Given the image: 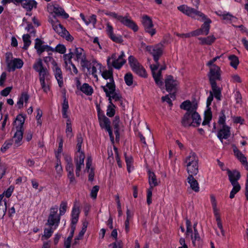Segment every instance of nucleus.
<instances>
[{"instance_id":"obj_1","label":"nucleus","mask_w":248,"mask_h":248,"mask_svg":"<svg viewBox=\"0 0 248 248\" xmlns=\"http://www.w3.org/2000/svg\"><path fill=\"white\" fill-rule=\"evenodd\" d=\"M180 108L186 111L181 120L183 126L198 127L201 124L202 119L197 112V103L186 100L181 103Z\"/></svg>"},{"instance_id":"obj_2","label":"nucleus","mask_w":248,"mask_h":248,"mask_svg":"<svg viewBox=\"0 0 248 248\" xmlns=\"http://www.w3.org/2000/svg\"><path fill=\"white\" fill-rule=\"evenodd\" d=\"M177 9L184 14L192 18L197 19L200 21H204L200 29L203 35H206L209 33L210 29V24L212 21L210 19L208 18L205 14L197 9L185 4L178 6Z\"/></svg>"},{"instance_id":"obj_3","label":"nucleus","mask_w":248,"mask_h":248,"mask_svg":"<svg viewBox=\"0 0 248 248\" xmlns=\"http://www.w3.org/2000/svg\"><path fill=\"white\" fill-rule=\"evenodd\" d=\"M82 142L83 139L81 135H78L77 144L74 158L77 176H79L81 169L84 166L85 154L84 152L81 150Z\"/></svg>"},{"instance_id":"obj_4","label":"nucleus","mask_w":248,"mask_h":248,"mask_svg":"<svg viewBox=\"0 0 248 248\" xmlns=\"http://www.w3.org/2000/svg\"><path fill=\"white\" fill-rule=\"evenodd\" d=\"M198 157L196 154L191 152L185 159V166L188 174L197 175L199 171Z\"/></svg>"},{"instance_id":"obj_5","label":"nucleus","mask_w":248,"mask_h":248,"mask_svg":"<svg viewBox=\"0 0 248 248\" xmlns=\"http://www.w3.org/2000/svg\"><path fill=\"white\" fill-rule=\"evenodd\" d=\"M125 55L124 51H121L120 55L113 53L111 56L107 58V65L108 67H114L117 69H120L126 62L124 59Z\"/></svg>"},{"instance_id":"obj_6","label":"nucleus","mask_w":248,"mask_h":248,"mask_svg":"<svg viewBox=\"0 0 248 248\" xmlns=\"http://www.w3.org/2000/svg\"><path fill=\"white\" fill-rule=\"evenodd\" d=\"M211 202L213 208V213L215 217L217 223L218 228L220 230L221 234H219L218 232L216 230V234L217 235L220 236H222L223 237L225 236V231L223 229L222 224L221 220L219 209L217 207V202L216 198L213 194L210 195Z\"/></svg>"},{"instance_id":"obj_7","label":"nucleus","mask_w":248,"mask_h":248,"mask_svg":"<svg viewBox=\"0 0 248 248\" xmlns=\"http://www.w3.org/2000/svg\"><path fill=\"white\" fill-rule=\"evenodd\" d=\"M97 116L99 123V125L102 128L105 129L108 132L110 140L112 142H114V137L113 136L112 131L110 127V122L109 119L105 116L103 112L98 106L97 107Z\"/></svg>"},{"instance_id":"obj_8","label":"nucleus","mask_w":248,"mask_h":248,"mask_svg":"<svg viewBox=\"0 0 248 248\" xmlns=\"http://www.w3.org/2000/svg\"><path fill=\"white\" fill-rule=\"evenodd\" d=\"M74 60L78 62L82 67H87L89 63V60L87 58L85 51L81 47H75L73 50Z\"/></svg>"},{"instance_id":"obj_9","label":"nucleus","mask_w":248,"mask_h":248,"mask_svg":"<svg viewBox=\"0 0 248 248\" xmlns=\"http://www.w3.org/2000/svg\"><path fill=\"white\" fill-rule=\"evenodd\" d=\"M58 207L55 206L50 209V213L48 217L46 225L50 227H53L57 229L59 225L61 216L58 214Z\"/></svg>"},{"instance_id":"obj_10","label":"nucleus","mask_w":248,"mask_h":248,"mask_svg":"<svg viewBox=\"0 0 248 248\" xmlns=\"http://www.w3.org/2000/svg\"><path fill=\"white\" fill-rule=\"evenodd\" d=\"M52 28L56 32L66 41L72 42L74 38L66 29L57 20L51 22Z\"/></svg>"},{"instance_id":"obj_11","label":"nucleus","mask_w":248,"mask_h":248,"mask_svg":"<svg viewBox=\"0 0 248 248\" xmlns=\"http://www.w3.org/2000/svg\"><path fill=\"white\" fill-rule=\"evenodd\" d=\"M186 235H189L190 234V237L193 245L194 246H199L202 242V239L197 229H195V232H193L191 222L188 219H186Z\"/></svg>"},{"instance_id":"obj_12","label":"nucleus","mask_w":248,"mask_h":248,"mask_svg":"<svg viewBox=\"0 0 248 248\" xmlns=\"http://www.w3.org/2000/svg\"><path fill=\"white\" fill-rule=\"evenodd\" d=\"M108 68V70L105 69L100 72L103 78L106 80H108L106 85L105 86H102L101 88L103 89V87H106L110 89L109 92H112L114 90V85H115L113 76V69L111 67Z\"/></svg>"},{"instance_id":"obj_13","label":"nucleus","mask_w":248,"mask_h":248,"mask_svg":"<svg viewBox=\"0 0 248 248\" xmlns=\"http://www.w3.org/2000/svg\"><path fill=\"white\" fill-rule=\"evenodd\" d=\"M46 59H49L50 61H52V69L53 74L58 82L59 86L62 87L63 84V80L62 73L61 68L58 66V64L52 57H46Z\"/></svg>"},{"instance_id":"obj_14","label":"nucleus","mask_w":248,"mask_h":248,"mask_svg":"<svg viewBox=\"0 0 248 248\" xmlns=\"http://www.w3.org/2000/svg\"><path fill=\"white\" fill-rule=\"evenodd\" d=\"M163 45L158 44L155 46H146V49L153 56L155 62H157L159 57L163 54Z\"/></svg>"},{"instance_id":"obj_15","label":"nucleus","mask_w":248,"mask_h":248,"mask_svg":"<svg viewBox=\"0 0 248 248\" xmlns=\"http://www.w3.org/2000/svg\"><path fill=\"white\" fill-rule=\"evenodd\" d=\"M9 55H12L9 54L8 55L6 54V62L7 66V70L9 72L14 71L16 69H20L22 67L24 62L23 61L19 58H14L12 60H9Z\"/></svg>"},{"instance_id":"obj_16","label":"nucleus","mask_w":248,"mask_h":248,"mask_svg":"<svg viewBox=\"0 0 248 248\" xmlns=\"http://www.w3.org/2000/svg\"><path fill=\"white\" fill-rule=\"evenodd\" d=\"M32 67L35 71L38 73L39 77L49 76V71L46 67L43 65L41 59H37L33 63Z\"/></svg>"},{"instance_id":"obj_17","label":"nucleus","mask_w":248,"mask_h":248,"mask_svg":"<svg viewBox=\"0 0 248 248\" xmlns=\"http://www.w3.org/2000/svg\"><path fill=\"white\" fill-rule=\"evenodd\" d=\"M101 63L96 61L91 62L89 60V63L88 66L87 67H82L81 68L83 70L87 69L89 75H92L95 78L97 79V71L98 69L100 70V72H101Z\"/></svg>"},{"instance_id":"obj_18","label":"nucleus","mask_w":248,"mask_h":248,"mask_svg":"<svg viewBox=\"0 0 248 248\" xmlns=\"http://www.w3.org/2000/svg\"><path fill=\"white\" fill-rule=\"evenodd\" d=\"M141 22L146 32L149 33L151 36L155 34L156 31L154 28L152 20L150 17L147 15L143 16Z\"/></svg>"},{"instance_id":"obj_19","label":"nucleus","mask_w":248,"mask_h":248,"mask_svg":"<svg viewBox=\"0 0 248 248\" xmlns=\"http://www.w3.org/2000/svg\"><path fill=\"white\" fill-rule=\"evenodd\" d=\"M106 31L108 36L113 41L117 43L123 42V38L120 35H116L114 33L113 28L111 24L108 22L106 24Z\"/></svg>"},{"instance_id":"obj_20","label":"nucleus","mask_w":248,"mask_h":248,"mask_svg":"<svg viewBox=\"0 0 248 248\" xmlns=\"http://www.w3.org/2000/svg\"><path fill=\"white\" fill-rule=\"evenodd\" d=\"M118 21L124 25L133 30V31L135 32L138 31V26L131 19V17L128 15L125 16H120V18Z\"/></svg>"},{"instance_id":"obj_21","label":"nucleus","mask_w":248,"mask_h":248,"mask_svg":"<svg viewBox=\"0 0 248 248\" xmlns=\"http://www.w3.org/2000/svg\"><path fill=\"white\" fill-rule=\"evenodd\" d=\"M210 72L208 74L209 78L211 83L216 82L217 80L220 79V69L217 65L209 67Z\"/></svg>"},{"instance_id":"obj_22","label":"nucleus","mask_w":248,"mask_h":248,"mask_svg":"<svg viewBox=\"0 0 248 248\" xmlns=\"http://www.w3.org/2000/svg\"><path fill=\"white\" fill-rule=\"evenodd\" d=\"M34 48L36 49L37 53L40 55L43 52L54 51V48L48 45H43V42L38 38L35 39Z\"/></svg>"},{"instance_id":"obj_23","label":"nucleus","mask_w":248,"mask_h":248,"mask_svg":"<svg viewBox=\"0 0 248 248\" xmlns=\"http://www.w3.org/2000/svg\"><path fill=\"white\" fill-rule=\"evenodd\" d=\"M165 86L167 92L175 91L177 89L179 82L175 79H174L172 76H168L165 80Z\"/></svg>"},{"instance_id":"obj_24","label":"nucleus","mask_w":248,"mask_h":248,"mask_svg":"<svg viewBox=\"0 0 248 248\" xmlns=\"http://www.w3.org/2000/svg\"><path fill=\"white\" fill-rule=\"evenodd\" d=\"M231 136V127L227 125L220 126L217 137L222 142L223 139H227Z\"/></svg>"},{"instance_id":"obj_25","label":"nucleus","mask_w":248,"mask_h":248,"mask_svg":"<svg viewBox=\"0 0 248 248\" xmlns=\"http://www.w3.org/2000/svg\"><path fill=\"white\" fill-rule=\"evenodd\" d=\"M150 67L155 83L159 86H162L163 85V81L162 80L160 79V71H158L159 67L158 61L155 64L151 65Z\"/></svg>"},{"instance_id":"obj_26","label":"nucleus","mask_w":248,"mask_h":248,"mask_svg":"<svg viewBox=\"0 0 248 248\" xmlns=\"http://www.w3.org/2000/svg\"><path fill=\"white\" fill-rule=\"evenodd\" d=\"M48 8L52 11L57 16H62L65 19L69 17L68 14L66 13L64 9L58 4H49Z\"/></svg>"},{"instance_id":"obj_27","label":"nucleus","mask_w":248,"mask_h":248,"mask_svg":"<svg viewBox=\"0 0 248 248\" xmlns=\"http://www.w3.org/2000/svg\"><path fill=\"white\" fill-rule=\"evenodd\" d=\"M226 170L230 181L232 186H240L238 183V180L240 178L239 172L236 170H231L229 169Z\"/></svg>"},{"instance_id":"obj_28","label":"nucleus","mask_w":248,"mask_h":248,"mask_svg":"<svg viewBox=\"0 0 248 248\" xmlns=\"http://www.w3.org/2000/svg\"><path fill=\"white\" fill-rule=\"evenodd\" d=\"M103 91L105 92L106 96L108 97L109 103H112V99L115 101L121 100L122 96L119 93L115 92V85H114V90L112 92H110V89L106 87H103Z\"/></svg>"},{"instance_id":"obj_29","label":"nucleus","mask_w":248,"mask_h":248,"mask_svg":"<svg viewBox=\"0 0 248 248\" xmlns=\"http://www.w3.org/2000/svg\"><path fill=\"white\" fill-rule=\"evenodd\" d=\"M80 214L79 205L77 201L74 202L73 207L71 212V224L72 225H76L79 218Z\"/></svg>"},{"instance_id":"obj_30","label":"nucleus","mask_w":248,"mask_h":248,"mask_svg":"<svg viewBox=\"0 0 248 248\" xmlns=\"http://www.w3.org/2000/svg\"><path fill=\"white\" fill-rule=\"evenodd\" d=\"M92 158L91 156H88L87 158L86 163V169L85 172L87 171L89 173V181H92L94 178V170L92 167Z\"/></svg>"},{"instance_id":"obj_31","label":"nucleus","mask_w":248,"mask_h":248,"mask_svg":"<svg viewBox=\"0 0 248 248\" xmlns=\"http://www.w3.org/2000/svg\"><path fill=\"white\" fill-rule=\"evenodd\" d=\"M80 17L82 20L84 22L86 25L89 24H92L93 27H95L97 22L96 16L95 15H92V16L86 17L84 15L81 13L80 14Z\"/></svg>"},{"instance_id":"obj_32","label":"nucleus","mask_w":248,"mask_h":248,"mask_svg":"<svg viewBox=\"0 0 248 248\" xmlns=\"http://www.w3.org/2000/svg\"><path fill=\"white\" fill-rule=\"evenodd\" d=\"M7 209L6 200L3 199V194L0 195V218L5 215Z\"/></svg>"},{"instance_id":"obj_33","label":"nucleus","mask_w":248,"mask_h":248,"mask_svg":"<svg viewBox=\"0 0 248 248\" xmlns=\"http://www.w3.org/2000/svg\"><path fill=\"white\" fill-rule=\"evenodd\" d=\"M66 169L68 172V177L72 185L74 184L75 181L73 173V167L72 162L66 163Z\"/></svg>"},{"instance_id":"obj_34","label":"nucleus","mask_w":248,"mask_h":248,"mask_svg":"<svg viewBox=\"0 0 248 248\" xmlns=\"http://www.w3.org/2000/svg\"><path fill=\"white\" fill-rule=\"evenodd\" d=\"M23 138V129H16L13 138V141L15 140L16 146L20 145V142Z\"/></svg>"},{"instance_id":"obj_35","label":"nucleus","mask_w":248,"mask_h":248,"mask_svg":"<svg viewBox=\"0 0 248 248\" xmlns=\"http://www.w3.org/2000/svg\"><path fill=\"white\" fill-rule=\"evenodd\" d=\"M198 39L202 45H210L215 41L216 37L214 35H210L207 37H199Z\"/></svg>"},{"instance_id":"obj_36","label":"nucleus","mask_w":248,"mask_h":248,"mask_svg":"<svg viewBox=\"0 0 248 248\" xmlns=\"http://www.w3.org/2000/svg\"><path fill=\"white\" fill-rule=\"evenodd\" d=\"M37 3L34 0H24L22 1V6L28 11H31L36 6Z\"/></svg>"},{"instance_id":"obj_37","label":"nucleus","mask_w":248,"mask_h":248,"mask_svg":"<svg viewBox=\"0 0 248 248\" xmlns=\"http://www.w3.org/2000/svg\"><path fill=\"white\" fill-rule=\"evenodd\" d=\"M212 93L215 97L218 100H220L221 97V89L217 85L216 82L211 83Z\"/></svg>"},{"instance_id":"obj_38","label":"nucleus","mask_w":248,"mask_h":248,"mask_svg":"<svg viewBox=\"0 0 248 248\" xmlns=\"http://www.w3.org/2000/svg\"><path fill=\"white\" fill-rule=\"evenodd\" d=\"M29 99V96L26 93H23L21 96L18 98L17 102V106L18 108H21L23 107L24 102L27 103Z\"/></svg>"},{"instance_id":"obj_39","label":"nucleus","mask_w":248,"mask_h":248,"mask_svg":"<svg viewBox=\"0 0 248 248\" xmlns=\"http://www.w3.org/2000/svg\"><path fill=\"white\" fill-rule=\"evenodd\" d=\"M80 90L87 95H91L93 92V88L88 83H83L80 87Z\"/></svg>"},{"instance_id":"obj_40","label":"nucleus","mask_w":248,"mask_h":248,"mask_svg":"<svg viewBox=\"0 0 248 248\" xmlns=\"http://www.w3.org/2000/svg\"><path fill=\"white\" fill-rule=\"evenodd\" d=\"M25 120V117L22 115H18L16 116L14 122L16 129H23V125Z\"/></svg>"},{"instance_id":"obj_41","label":"nucleus","mask_w":248,"mask_h":248,"mask_svg":"<svg viewBox=\"0 0 248 248\" xmlns=\"http://www.w3.org/2000/svg\"><path fill=\"white\" fill-rule=\"evenodd\" d=\"M48 77H42L39 78L41 88L46 93H47L50 90V87L46 81V80H48Z\"/></svg>"},{"instance_id":"obj_42","label":"nucleus","mask_w":248,"mask_h":248,"mask_svg":"<svg viewBox=\"0 0 248 248\" xmlns=\"http://www.w3.org/2000/svg\"><path fill=\"white\" fill-rule=\"evenodd\" d=\"M63 58L65 64V67L67 68L69 65L72 64L73 63L72 62V59H74L73 51H71V49H70L69 53L64 54Z\"/></svg>"},{"instance_id":"obj_43","label":"nucleus","mask_w":248,"mask_h":248,"mask_svg":"<svg viewBox=\"0 0 248 248\" xmlns=\"http://www.w3.org/2000/svg\"><path fill=\"white\" fill-rule=\"evenodd\" d=\"M226 109L223 108L221 109V112L219 114L218 120V124L220 126L227 125L226 124Z\"/></svg>"},{"instance_id":"obj_44","label":"nucleus","mask_w":248,"mask_h":248,"mask_svg":"<svg viewBox=\"0 0 248 248\" xmlns=\"http://www.w3.org/2000/svg\"><path fill=\"white\" fill-rule=\"evenodd\" d=\"M124 156L127 171L128 172H130L134 169L133 166V157L131 155L127 156L125 153L124 154Z\"/></svg>"},{"instance_id":"obj_45","label":"nucleus","mask_w":248,"mask_h":248,"mask_svg":"<svg viewBox=\"0 0 248 248\" xmlns=\"http://www.w3.org/2000/svg\"><path fill=\"white\" fill-rule=\"evenodd\" d=\"M128 60L129 64L133 71L138 68V66L140 65L137 59L132 55L128 57Z\"/></svg>"},{"instance_id":"obj_46","label":"nucleus","mask_w":248,"mask_h":248,"mask_svg":"<svg viewBox=\"0 0 248 248\" xmlns=\"http://www.w3.org/2000/svg\"><path fill=\"white\" fill-rule=\"evenodd\" d=\"M212 118V112L210 109H208L204 112V120L202 123V125L208 124Z\"/></svg>"},{"instance_id":"obj_47","label":"nucleus","mask_w":248,"mask_h":248,"mask_svg":"<svg viewBox=\"0 0 248 248\" xmlns=\"http://www.w3.org/2000/svg\"><path fill=\"white\" fill-rule=\"evenodd\" d=\"M148 179L150 186H156L158 185L157 180L154 172L149 171Z\"/></svg>"},{"instance_id":"obj_48","label":"nucleus","mask_w":248,"mask_h":248,"mask_svg":"<svg viewBox=\"0 0 248 248\" xmlns=\"http://www.w3.org/2000/svg\"><path fill=\"white\" fill-rule=\"evenodd\" d=\"M228 58L230 61V65L232 67L236 69L239 63L238 58L234 55H230Z\"/></svg>"},{"instance_id":"obj_49","label":"nucleus","mask_w":248,"mask_h":248,"mask_svg":"<svg viewBox=\"0 0 248 248\" xmlns=\"http://www.w3.org/2000/svg\"><path fill=\"white\" fill-rule=\"evenodd\" d=\"M65 132L68 138H71L73 136L70 119H68L66 121V128Z\"/></svg>"},{"instance_id":"obj_50","label":"nucleus","mask_w":248,"mask_h":248,"mask_svg":"<svg viewBox=\"0 0 248 248\" xmlns=\"http://www.w3.org/2000/svg\"><path fill=\"white\" fill-rule=\"evenodd\" d=\"M56 229H54V228L53 227H49V228H45L44 229V235H43V237L45 239H48L51 236L52 233L54 232V231Z\"/></svg>"},{"instance_id":"obj_51","label":"nucleus","mask_w":248,"mask_h":248,"mask_svg":"<svg viewBox=\"0 0 248 248\" xmlns=\"http://www.w3.org/2000/svg\"><path fill=\"white\" fill-rule=\"evenodd\" d=\"M22 38L24 42V46L23 47V48L24 49H27V48L31 44V41L30 40V36L28 34H24L22 36Z\"/></svg>"},{"instance_id":"obj_52","label":"nucleus","mask_w":248,"mask_h":248,"mask_svg":"<svg viewBox=\"0 0 248 248\" xmlns=\"http://www.w3.org/2000/svg\"><path fill=\"white\" fill-rule=\"evenodd\" d=\"M133 71L140 76L142 77H146V73L145 70L141 65L138 66V68L134 69Z\"/></svg>"},{"instance_id":"obj_53","label":"nucleus","mask_w":248,"mask_h":248,"mask_svg":"<svg viewBox=\"0 0 248 248\" xmlns=\"http://www.w3.org/2000/svg\"><path fill=\"white\" fill-rule=\"evenodd\" d=\"M115 106L112 103H109V105L108 106L107 110V115L109 117H112L115 115V111L114 109Z\"/></svg>"},{"instance_id":"obj_54","label":"nucleus","mask_w":248,"mask_h":248,"mask_svg":"<svg viewBox=\"0 0 248 248\" xmlns=\"http://www.w3.org/2000/svg\"><path fill=\"white\" fill-rule=\"evenodd\" d=\"M194 174H189L186 181L190 186H198V181L193 177Z\"/></svg>"},{"instance_id":"obj_55","label":"nucleus","mask_w":248,"mask_h":248,"mask_svg":"<svg viewBox=\"0 0 248 248\" xmlns=\"http://www.w3.org/2000/svg\"><path fill=\"white\" fill-rule=\"evenodd\" d=\"M88 223L87 221H84L82 224V229L77 236L78 238L82 239L85 232H86Z\"/></svg>"},{"instance_id":"obj_56","label":"nucleus","mask_w":248,"mask_h":248,"mask_svg":"<svg viewBox=\"0 0 248 248\" xmlns=\"http://www.w3.org/2000/svg\"><path fill=\"white\" fill-rule=\"evenodd\" d=\"M124 81L126 84L128 86H131L133 84V78L131 73H127L124 76Z\"/></svg>"},{"instance_id":"obj_57","label":"nucleus","mask_w":248,"mask_h":248,"mask_svg":"<svg viewBox=\"0 0 248 248\" xmlns=\"http://www.w3.org/2000/svg\"><path fill=\"white\" fill-rule=\"evenodd\" d=\"M67 207V202H65V201H62L60 204V208H59L60 212H59V215L61 217L65 213V212L66 211Z\"/></svg>"},{"instance_id":"obj_58","label":"nucleus","mask_w":248,"mask_h":248,"mask_svg":"<svg viewBox=\"0 0 248 248\" xmlns=\"http://www.w3.org/2000/svg\"><path fill=\"white\" fill-rule=\"evenodd\" d=\"M153 187H150L147 189V203L149 205L152 203V197Z\"/></svg>"},{"instance_id":"obj_59","label":"nucleus","mask_w":248,"mask_h":248,"mask_svg":"<svg viewBox=\"0 0 248 248\" xmlns=\"http://www.w3.org/2000/svg\"><path fill=\"white\" fill-rule=\"evenodd\" d=\"M66 49L63 45L58 44L54 49V51H56L61 54H64L66 52Z\"/></svg>"},{"instance_id":"obj_60","label":"nucleus","mask_w":248,"mask_h":248,"mask_svg":"<svg viewBox=\"0 0 248 248\" xmlns=\"http://www.w3.org/2000/svg\"><path fill=\"white\" fill-rule=\"evenodd\" d=\"M13 144V140L6 141L4 142L3 145L1 148V151L2 152H5Z\"/></svg>"},{"instance_id":"obj_61","label":"nucleus","mask_w":248,"mask_h":248,"mask_svg":"<svg viewBox=\"0 0 248 248\" xmlns=\"http://www.w3.org/2000/svg\"><path fill=\"white\" fill-rule=\"evenodd\" d=\"M113 149L114 151L115 158H116V160L117 162L118 165L119 167L122 168V162L121 161L119 155L118 149L116 148V146H114Z\"/></svg>"},{"instance_id":"obj_62","label":"nucleus","mask_w":248,"mask_h":248,"mask_svg":"<svg viewBox=\"0 0 248 248\" xmlns=\"http://www.w3.org/2000/svg\"><path fill=\"white\" fill-rule=\"evenodd\" d=\"M104 13L106 15H107L111 18H115V19H117L118 21L119 20L120 16H121V15H118L117 13H116L115 12H114L104 11Z\"/></svg>"},{"instance_id":"obj_63","label":"nucleus","mask_w":248,"mask_h":248,"mask_svg":"<svg viewBox=\"0 0 248 248\" xmlns=\"http://www.w3.org/2000/svg\"><path fill=\"white\" fill-rule=\"evenodd\" d=\"M245 167L247 170H248V163L247 160V158L243 155L240 158L238 159Z\"/></svg>"},{"instance_id":"obj_64","label":"nucleus","mask_w":248,"mask_h":248,"mask_svg":"<svg viewBox=\"0 0 248 248\" xmlns=\"http://www.w3.org/2000/svg\"><path fill=\"white\" fill-rule=\"evenodd\" d=\"M66 68L69 69L71 71V73H73L75 75H77L78 74V70L73 63H72V64L69 65L68 67Z\"/></svg>"}]
</instances>
